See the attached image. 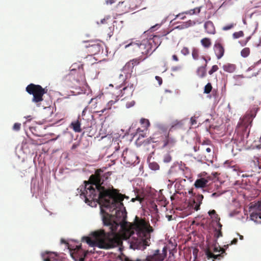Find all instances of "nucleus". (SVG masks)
I'll use <instances>...</instances> for the list:
<instances>
[{
	"label": "nucleus",
	"instance_id": "f257e3e1",
	"mask_svg": "<svg viewBox=\"0 0 261 261\" xmlns=\"http://www.w3.org/2000/svg\"><path fill=\"white\" fill-rule=\"evenodd\" d=\"M108 178L106 174L97 177L94 182L84 181L77 191L85 203L91 207H96L98 203L100 207L101 219L104 226H109L110 231L106 232L99 229L92 232L89 237L84 236L82 241L90 247L109 249L114 248L116 241L112 236L119 226L126 222L127 212L122 202L124 198L129 197L119 193L112 186L108 188L102 185Z\"/></svg>",
	"mask_w": 261,
	"mask_h": 261
},
{
	"label": "nucleus",
	"instance_id": "f03ea898",
	"mask_svg": "<svg viewBox=\"0 0 261 261\" xmlns=\"http://www.w3.org/2000/svg\"><path fill=\"white\" fill-rule=\"evenodd\" d=\"M214 239L212 242L207 241L206 246L203 248L205 257L207 259H212V261L220 260L226 254L225 251L228 249L229 245H225L222 247L218 245L217 238L214 232Z\"/></svg>",
	"mask_w": 261,
	"mask_h": 261
},
{
	"label": "nucleus",
	"instance_id": "7ed1b4c3",
	"mask_svg": "<svg viewBox=\"0 0 261 261\" xmlns=\"http://www.w3.org/2000/svg\"><path fill=\"white\" fill-rule=\"evenodd\" d=\"M150 234L146 230L140 229L127 239L129 248L133 250H144L149 246Z\"/></svg>",
	"mask_w": 261,
	"mask_h": 261
},
{
	"label": "nucleus",
	"instance_id": "20e7f679",
	"mask_svg": "<svg viewBox=\"0 0 261 261\" xmlns=\"http://www.w3.org/2000/svg\"><path fill=\"white\" fill-rule=\"evenodd\" d=\"M156 39H158L157 36L154 35L152 37H150L149 39H143L141 42L138 41L135 43L134 45L140 48L142 54L150 55L156 49L161 43V41H160V44L153 48L152 42L155 43Z\"/></svg>",
	"mask_w": 261,
	"mask_h": 261
},
{
	"label": "nucleus",
	"instance_id": "39448f33",
	"mask_svg": "<svg viewBox=\"0 0 261 261\" xmlns=\"http://www.w3.org/2000/svg\"><path fill=\"white\" fill-rule=\"evenodd\" d=\"M25 91L28 94L33 96L32 102L38 103L43 100V96L46 93L47 90L43 88L39 85L31 83L26 87Z\"/></svg>",
	"mask_w": 261,
	"mask_h": 261
},
{
	"label": "nucleus",
	"instance_id": "423d86ee",
	"mask_svg": "<svg viewBox=\"0 0 261 261\" xmlns=\"http://www.w3.org/2000/svg\"><path fill=\"white\" fill-rule=\"evenodd\" d=\"M208 214L212 219L210 225L212 227L214 232H215V235L217 238L221 237L222 236L221 232L222 225L220 223V218L218 217L216 211L214 210L209 211Z\"/></svg>",
	"mask_w": 261,
	"mask_h": 261
},
{
	"label": "nucleus",
	"instance_id": "0eeeda50",
	"mask_svg": "<svg viewBox=\"0 0 261 261\" xmlns=\"http://www.w3.org/2000/svg\"><path fill=\"white\" fill-rule=\"evenodd\" d=\"M249 211H252L250 219L256 224H261V203H255L249 206Z\"/></svg>",
	"mask_w": 261,
	"mask_h": 261
},
{
	"label": "nucleus",
	"instance_id": "6e6552de",
	"mask_svg": "<svg viewBox=\"0 0 261 261\" xmlns=\"http://www.w3.org/2000/svg\"><path fill=\"white\" fill-rule=\"evenodd\" d=\"M204 196L202 194L198 193L193 199L189 202V206L192 207L195 211H198L200 209V205L203 199Z\"/></svg>",
	"mask_w": 261,
	"mask_h": 261
},
{
	"label": "nucleus",
	"instance_id": "1a4fd4ad",
	"mask_svg": "<svg viewBox=\"0 0 261 261\" xmlns=\"http://www.w3.org/2000/svg\"><path fill=\"white\" fill-rule=\"evenodd\" d=\"M208 180L204 178H200L196 180L194 183V186L196 188L200 189L202 193H207L208 192L206 188Z\"/></svg>",
	"mask_w": 261,
	"mask_h": 261
},
{
	"label": "nucleus",
	"instance_id": "9d476101",
	"mask_svg": "<svg viewBox=\"0 0 261 261\" xmlns=\"http://www.w3.org/2000/svg\"><path fill=\"white\" fill-rule=\"evenodd\" d=\"M176 143V140L172 138L169 137V134L165 135V138L163 140V145L162 148H168L170 149L172 148Z\"/></svg>",
	"mask_w": 261,
	"mask_h": 261
},
{
	"label": "nucleus",
	"instance_id": "9b49d317",
	"mask_svg": "<svg viewBox=\"0 0 261 261\" xmlns=\"http://www.w3.org/2000/svg\"><path fill=\"white\" fill-rule=\"evenodd\" d=\"M214 50L218 59H220L223 56L224 48L220 43H216L215 44Z\"/></svg>",
	"mask_w": 261,
	"mask_h": 261
},
{
	"label": "nucleus",
	"instance_id": "f8f14e48",
	"mask_svg": "<svg viewBox=\"0 0 261 261\" xmlns=\"http://www.w3.org/2000/svg\"><path fill=\"white\" fill-rule=\"evenodd\" d=\"M86 47L88 48V51L93 55L99 54L101 50L102 49V47L98 43L89 44L88 45H86Z\"/></svg>",
	"mask_w": 261,
	"mask_h": 261
},
{
	"label": "nucleus",
	"instance_id": "ddd939ff",
	"mask_svg": "<svg viewBox=\"0 0 261 261\" xmlns=\"http://www.w3.org/2000/svg\"><path fill=\"white\" fill-rule=\"evenodd\" d=\"M156 202L159 205H161L163 210L167 211V208L166 207L168 202L165 196L161 193V191H160V193L158 194V197L156 199Z\"/></svg>",
	"mask_w": 261,
	"mask_h": 261
},
{
	"label": "nucleus",
	"instance_id": "4468645a",
	"mask_svg": "<svg viewBox=\"0 0 261 261\" xmlns=\"http://www.w3.org/2000/svg\"><path fill=\"white\" fill-rule=\"evenodd\" d=\"M57 254L56 252L45 251L41 253V257L43 261H53Z\"/></svg>",
	"mask_w": 261,
	"mask_h": 261
},
{
	"label": "nucleus",
	"instance_id": "2eb2a0df",
	"mask_svg": "<svg viewBox=\"0 0 261 261\" xmlns=\"http://www.w3.org/2000/svg\"><path fill=\"white\" fill-rule=\"evenodd\" d=\"M138 64V62L137 60H133L132 61L127 63L123 68L124 73H129L132 72L134 66Z\"/></svg>",
	"mask_w": 261,
	"mask_h": 261
},
{
	"label": "nucleus",
	"instance_id": "dca6fc26",
	"mask_svg": "<svg viewBox=\"0 0 261 261\" xmlns=\"http://www.w3.org/2000/svg\"><path fill=\"white\" fill-rule=\"evenodd\" d=\"M178 170H183L182 165H179L178 163L176 164L174 163L173 165L170 167L169 170L168 172L169 177L171 178V175H176Z\"/></svg>",
	"mask_w": 261,
	"mask_h": 261
},
{
	"label": "nucleus",
	"instance_id": "f3484780",
	"mask_svg": "<svg viewBox=\"0 0 261 261\" xmlns=\"http://www.w3.org/2000/svg\"><path fill=\"white\" fill-rule=\"evenodd\" d=\"M204 28L207 31L208 33L210 34H214L215 33V28L213 22L211 21H207L205 22Z\"/></svg>",
	"mask_w": 261,
	"mask_h": 261
},
{
	"label": "nucleus",
	"instance_id": "a211bd4d",
	"mask_svg": "<svg viewBox=\"0 0 261 261\" xmlns=\"http://www.w3.org/2000/svg\"><path fill=\"white\" fill-rule=\"evenodd\" d=\"M197 75L200 78L205 76L206 73V65L199 67L197 69Z\"/></svg>",
	"mask_w": 261,
	"mask_h": 261
},
{
	"label": "nucleus",
	"instance_id": "6ab92c4d",
	"mask_svg": "<svg viewBox=\"0 0 261 261\" xmlns=\"http://www.w3.org/2000/svg\"><path fill=\"white\" fill-rule=\"evenodd\" d=\"M193 24V21L189 20L187 21L182 22L180 25L175 27V29L182 30L189 28Z\"/></svg>",
	"mask_w": 261,
	"mask_h": 261
},
{
	"label": "nucleus",
	"instance_id": "aec40b11",
	"mask_svg": "<svg viewBox=\"0 0 261 261\" xmlns=\"http://www.w3.org/2000/svg\"><path fill=\"white\" fill-rule=\"evenodd\" d=\"M70 125L75 132L80 133L82 132V129L81 128V124L79 120H77L75 121L72 122Z\"/></svg>",
	"mask_w": 261,
	"mask_h": 261
},
{
	"label": "nucleus",
	"instance_id": "412c9836",
	"mask_svg": "<svg viewBox=\"0 0 261 261\" xmlns=\"http://www.w3.org/2000/svg\"><path fill=\"white\" fill-rule=\"evenodd\" d=\"M223 70L229 73H232L236 70V65L234 64L227 63L223 66Z\"/></svg>",
	"mask_w": 261,
	"mask_h": 261
},
{
	"label": "nucleus",
	"instance_id": "4be33fe9",
	"mask_svg": "<svg viewBox=\"0 0 261 261\" xmlns=\"http://www.w3.org/2000/svg\"><path fill=\"white\" fill-rule=\"evenodd\" d=\"M156 128L162 131L163 133H166L167 130V126L164 123L156 122L154 124Z\"/></svg>",
	"mask_w": 261,
	"mask_h": 261
},
{
	"label": "nucleus",
	"instance_id": "5701e85b",
	"mask_svg": "<svg viewBox=\"0 0 261 261\" xmlns=\"http://www.w3.org/2000/svg\"><path fill=\"white\" fill-rule=\"evenodd\" d=\"M155 134H153L152 136L150 137L149 138L145 140L143 143L144 144V145H148L152 143H156L158 142L157 140H155Z\"/></svg>",
	"mask_w": 261,
	"mask_h": 261
},
{
	"label": "nucleus",
	"instance_id": "b1692460",
	"mask_svg": "<svg viewBox=\"0 0 261 261\" xmlns=\"http://www.w3.org/2000/svg\"><path fill=\"white\" fill-rule=\"evenodd\" d=\"M147 160L148 162L149 168H150V169L154 171L158 170L159 169L160 166L157 163L155 162H150V161H149L148 159Z\"/></svg>",
	"mask_w": 261,
	"mask_h": 261
},
{
	"label": "nucleus",
	"instance_id": "393cba45",
	"mask_svg": "<svg viewBox=\"0 0 261 261\" xmlns=\"http://www.w3.org/2000/svg\"><path fill=\"white\" fill-rule=\"evenodd\" d=\"M201 43L202 45L205 48L209 47L211 44L210 39L207 38H204L201 39Z\"/></svg>",
	"mask_w": 261,
	"mask_h": 261
},
{
	"label": "nucleus",
	"instance_id": "a878e982",
	"mask_svg": "<svg viewBox=\"0 0 261 261\" xmlns=\"http://www.w3.org/2000/svg\"><path fill=\"white\" fill-rule=\"evenodd\" d=\"M192 58L194 60H197L199 58V50L197 48L193 47L192 53Z\"/></svg>",
	"mask_w": 261,
	"mask_h": 261
},
{
	"label": "nucleus",
	"instance_id": "bb28decb",
	"mask_svg": "<svg viewBox=\"0 0 261 261\" xmlns=\"http://www.w3.org/2000/svg\"><path fill=\"white\" fill-rule=\"evenodd\" d=\"M250 53V49L248 47L243 48L241 51V56L243 58L247 57Z\"/></svg>",
	"mask_w": 261,
	"mask_h": 261
},
{
	"label": "nucleus",
	"instance_id": "cd10ccee",
	"mask_svg": "<svg viewBox=\"0 0 261 261\" xmlns=\"http://www.w3.org/2000/svg\"><path fill=\"white\" fill-rule=\"evenodd\" d=\"M212 89V86L210 83H208L204 87V93L209 94Z\"/></svg>",
	"mask_w": 261,
	"mask_h": 261
},
{
	"label": "nucleus",
	"instance_id": "c85d7f7f",
	"mask_svg": "<svg viewBox=\"0 0 261 261\" xmlns=\"http://www.w3.org/2000/svg\"><path fill=\"white\" fill-rule=\"evenodd\" d=\"M122 90L123 91L128 90L129 93L132 95L133 91L135 90V87L133 84H130V85H128L127 87H124L123 88Z\"/></svg>",
	"mask_w": 261,
	"mask_h": 261
},
{
	"label": "nucleus",
	"instance_id": "c756f323",
	"mask_svg": "<svg viewBox=\"0 0 261 261\" xmlns=\"http://www.w3.org/2000/svg\"><path fill=\"white\" fill-rule=\"evenodd\" d=\"M181 194H183L182 192H177V191H175V193H174L172 196H171L170 198L171 201H173L176 199H179V196H178V194L181 195Z\"/></svg>",
	"mask_w": 261,
	"mask_h": 261
},
{
	"label": "nucleus",
	"instance_id": "7c9ffc66",
	"mask_svg": "<svg viewBox=\"0 0 261 261\" xmlns=\"http://www.w3.org/2000/svg\"><path fill=\"white\" fill-rule=\"evenodd\" d=\"M171 156L169 153H166L163 157V162L165 163H169L171 161Z\"/></svg>",
	"mask_w": 261,
	"mask_h": 261
},
{
	"label": "nucleus",
	"instance_id": "2f4dec72",
	"mask_svg": "<svg viewBox=\"0 0 261 261\" xmlns=\"http://www.w3.org/2000/svg\"><path fill=\"white\" fill-rule=\"evenodd\" d=\"M244 35V33L243 31H240L239 32H234L233 34V37L235 39H238L241 37H243Z\"/></svg>",
	"mask_w": 261,
	"mask_h": 261
},
{
	"label": "nucleus",
	"instance_id": "473e14b6",
	"mask_svg": "<svg viewBox=\"0 0 261 261\" xmlns=\"http://www.w3.org/2000/svg\"><path fill=\"white\" fill-rule=\"evenodd\" d=\"M140 122L142 124H145L146 127H148L150 126V122L148 119L145 118H141Z\"/></svg>",
	"mask_w": 261,
	"mask_h": 261
},
{
	"label": "nucleus",
	"instance_id": "72a5a7b5",
	"mask_svg": "<svg viewBox=\"0 0 261 261\" xmlns=\"http://www.w3.org/2000/svg\"><path fill=\"white\" fill-rule=\"evenodd\" d=\"M213 1L214 4L215 5H216L217 7H218V9L220 8L225 3V2H224L222 4H220V3L223 0H213Z\"/></svg>",
	"mask_w": 261,
	"mask_h": 261
},
{
	"label": "nucleus",
	"instance_id": "f704fd0d",
	"mask_svg": "<svg viewBox=\"0 0 261 261\" xmlns=\"http://www.w3.org/2000/svg\"><path fill=\"white\" fill-rule=\"evenodd\" d=\"M218 70V67L217 65H213L211 69L208 71V74L210 75L213 74L215 72L217 71Z\"/></svg>",
	"mask_w": 261,
	"mask_h": 261
},
{
	"label": "nucleus",
	"instance_id": "c9c22d12",
	"mask_svg": "<svg viewBox=\"0 0 261 261\" xmlns=\"http://www.w3.org/2000/svg\"><path fill=\"white\" fill-rule=\"evenodd\" d=\"M180 52L184 56H187L190 54L189 49L187 47H184Z\"/></svg>",
	"mask_w": 261,
	"mask_h": 261
},
{
	"label": "nucleus",
	"instance_id": "e433bc0d",
	"mask_svg": "<svg viewBox=\"0 0 261 261\" xmlns=\"http://www.w3.org/2000/svg\"><path fill=\"white\" fill-rule=\"evenodd\" d=\"M21 124L19 123H15L13 126V129L15 131H19L20 129Z\"/></svg>",
	"mask_w": 261,
	"mask_h": 261
},
{
	"label": "nucleus",
	"instance_id": "4c0bfd02",
	"mask_svg": "<svg viewBox=\"0 0 261 261\" xmlns=\"http://www.w3.org/2000/svg\"><path fill=\"white\" fill-rule=\"evenodd\" d=\"M233 26H234L233 24L231 23V24H229L228 25L223 27L222 28V30L223 31H228V30L232 29L233 27Z\"/></svg>",
	"mask_w": 261,
	"mask_h": 261
},
{
	"label": "nucleus",
	"instance_id": "58836bf2",
	"mask_svg": "<svg viewBox=\"0 0 261 261\" xmlns=\"http://www.w3.org/2000/svg\"><path fill=\"white\" fill-rule=\"evenodd\" d=\"M115 102V101H114L113 100H111L108 103V107H109V106H112V105L114 104ZM107 109H110V107H109L108 108H104L103 109H102V110H101L100 111V112H101V113H104V112L107 110Z\"/></svg>",
	"mask_w": 261,
	"mask_h": 261
},
{
	"label": "nucleus",
	"instance_id": "ea45409f",
	"mask_svg": "<svg viewBox=\"0 0 261 261\" xmlns=\"http://www.w3.org/2000/svg\"><path fill=\"white\" fill-rule=\"evenodd\" d=\"M135 104V101L133 100L129 102H127L126 103V108L127 109L133 107Z\"/></svg>",
	"mask_w": 261,
	"mask_h": 261
},
{
	"label": "nucleus",
	"instance_id": "a19ab883",
	"mask_svg": "<svg viewBox=\"0 0 261 261\" xmlns=\"http://www.w3.org/2000/svg\"><path fill=\"white\" fill-rule=\"evenodd\" d=\"M200 9H201V7H197V8H195L191 10V11H192V14H195L199 13L200 12Z\"/></svg>",
	"mask_w": 261,
	"mask_h": 261
},
{
	"label": "nucleus",
	"instance_id": "79ce46f5",
	"mask_svg": "<svg viewBox=\"0 0 261 261\" xmlns=\"http://www.w3.org/2000/svg\"><path fill=\"white\" fill-rule=\"evenodd\" d=\"M196 119H197L196 118H195L194 116H192L191 117L190 123L192 125H194L196 124V123H197Z\"/></svg>",
	"mask_w": 261,
	"mask_h": 261
},
{
	"label": "nucleus",
	"instance_id": "37998d69",
	"mask_svg": "<svg viewBox=\"0 0 261 261\" xmlns=\"http://www.w3.org/2000/svg\"><path fill=\"white\" fill-rule=\"evenodd\" d=\"M151 207H152V208L154 211L155 213H158L159 210L158 208V206L155 203H152Z\"/></svg>",
	"mask_w": 261,
	"mask_h": 261
},
{
	"label": "nucleus",
	"instance_id": "c03bdc74",
	"mask_svg": "<svg viewBox=\"0 0 261 261\" xmlns=\"http://www.w3.org/2000/svg\"><path fill=\"white\" fill-rule=\"evenodd\" d=\"M155 79L158 82L159 85H161L163 82L162 79L159 76H155Z\"/></svg>",
	"mask_w": 261,
	"mask_h": 261
},
{
	"label": "nucleus",
	"instance_id": "a18cd8bd",
	"mask_svg": "<svg viewBox=\"0 0 261 261\" xmlns=\"http://www.w3.org/2000/svg\"><path fill=\"white\" fill-rule=\"evenodd\" d=\"M169 183L167 185V187L169 189L174 183V180L171 179H168V181Z\"/></svg>",
	"mask_w": 261,
	"mask_h": 261
},
{
	"label": "nucleus",
	"instance_id": "49530a36",
	"mask_svg": "<svg viewBox=\"0 0 261 261\" xmlns=\"http://www.w3.org/2000/svg\"><path fill=\"white\" fill-rule=\"evenodd\" d=\"M115 2V0H106L105 3L107 5H112Z\"/></svg>",
	"mask_w": 261,
	"mask_h": 261
},
{
	"label": "nucleus",
	"instance_id": "de8ad7c7",
	"mask_svg": "<svg viewBox=\"0 0 261 261\" xmlns=\"http://www.w3.org/2000/svg\"><path fill=\"white\" fill-rule=\"evenodd\" d=\"M71 257L72 258V259L74 260V261H77L78 260V258L79 257V255H74L72 254L71 253Z\"/></svg>",
	"mask_w": 261,
	"mask_h": 261
},
{
	"label": "nucleus",
	"instance_id": "09e8293b",
	"mask_svg": "<svg viewBox=\"0 0 261 261\" xmlns=\"http://www.w3.org/2000/svg\"><path fill=\"white\" fill-rule=\"evenodd\" d=\"M201 59L205 61V64L204 65H206V67L207 66V62L208 61H210L211 60V58L209 57V58L208 59V60L206 59L204 57V56H202L201 57Z\"/></svg>",
	"mask_w": 261,
	"mask_h": 261
},
{
	"label": "nucleus",
	"instance_id": "8fccbe9b",
	"mask_svg": "<svg viewBox=\"0 0 261 261\" xmlns=\"http://www.w3.org/2000/svg\"><path fill=\"white\" fill-rule=\"evenodd\" d=\"M201 114H200V112H196L195 113L194 115V117L195 118H196V119L198 118L200 116Z\"/></svg>",
	"mask_w": 261,
	"mask_h": 261
},
{
	"label": "nucleus",
	"instance_id": "3c124183",
	"mask_svg": "<svg viewBox=\"0 0 261 261\" xmlns=\"http://www.w3.org/2000/svg\"><path fill=\"white\" fill-rule=\"evenodd\" d=\"M220 195V194L216 193V192H214L213 193H212V194H211L210 196L211 197H217L218 196H219Z\"/></svg>",
	"mask_w": 261,
	"mask_h": 261
},
{
	"label": "nucleus",
	"instance_id": "603ef678",
	"mask_svg": "<svg viewBox=\"0 0 261 261\" xmlns=\"http://www.w3.org/2000/svg\"><path fill=\"white\" fill-rule=\"evenodd\" d=\"M180 69V67L179 66H174L172 67V71H176Z\"/></svg>",
	"mask_w": 261,
	"mask_h": 261
},
{
	"label": "nucleus",
	"instance_id": "864d4df0",
	"mask_svg": "<svg viewBox=\"0 0 261 261\" xmlns=\"http://www.w3.org/2000/svg\"><path fill=\"white\" fill-rule=\"evenodd\" d=\"M238 242V239L234 238L231 241V245L236 244Z\"/></svg>",
	"mask_w": 261,
	"mask_h": 261
},
{
	"label": "nucleus",
	"instance_id": "5fc2aeb1",
	"mask_svg": "<svg viewBox=\"0 0 261 261\" xmlns=\"http://www.w3.org/2000/svg\"><path fill=\"white\" fill-rule=\"evenodd\" d=\"M157 37H158V39H156L155 40V43L153 42L154 43V48L155 47H156V46H158L160 44V43L158 44V40L160 39V38L158 36H157Z\"/></svg>",
	"mask_w": 261,
	"mask_h": 261
},
{
	"label": "nucleus",
	"instance_id": "6e6d98bb",
	"mask_svg": "<svg viewBox=\"0 0 261 261\" xmlns=\"http://www.w3.org/2000/svg\"><path fill=\"white\" fill-rule=\"evenodd\" d=\"M240 43L241 46H244L246 45V44H247V42L245 40H242V41H240Z\"/></svg>",
	"mask_w": 261,
	"mask_h": 261
},
{
	"label": "nucleus",
	"instance_id": "4d7b16f0",
	"mask_svg": "<svg viewBox=\"0 0 261 261\" xmlns=\"http://www.w3.org/2000/svg\"><path fill=\"white\" fill-rule=\"evenodd\" d=\"M166 217L168 219V221H171L172 220V216L169 215H166Z\"/></svg>",
	"mask_w": 261,
	"mask_h": 261
},
{
	"label": "nucleus",
	"instance_id": "13d9d810",
	"mask_svg": "<svg viewBox=\"0 0 261 261\" xmlns=\"http://www.w3.org/2000/svg\"><path fill=\"white\" fill-rule=\"evenodd\" d=\"M172 59L175 61H178V58L177 56L175 55H173L172 56Z\"/></svg>",
	"mask_w": 261,
	"mask_h": 261
},
{
	"label": "nucleus",
	"instance_id": "bf43d9fd",
	"mask_svg": "<svg viewBox=\"0 0 261 261\" xmlns=\"http://www.w3.org/2000/svg\"><path fill=\"white\" fill-rule=\"evenodd\" d=\"M78 146V144H75V143H74L72 145V147H71V149L73 150V149H75V148H77V147Z\"/></svg>",
	"mask_w": 261,
	"mask_h": 261
},
{
	"label": "nucleus",
	"instance_id": "052dcab7",
	"mask_svg": "<svg viewBox=\"0 0 261 261\" xmlns=\"http://www.w3.org/2000/svg\"><path fill=\"white\" fill-rule=\"evenodd\" d=\"M24 118L27 119L28 120V121H30L32 119V116L31 115L25 116Z\"/></svg>",
	"mask_w": 261,
	"mask_h": 261
},
{
	"label": "nucleus",
	"instance_id": "680f3d73",
	"mask_svg": "<svg viewBox=\"0 0 261 261\" xmlns=\"http://www.w3.org/2000/svg\"><path fill=\"white\" fill-rule=\"evenodd\" d=\"M193 149H194L195 152H197V151H198L199 150V147L194 146L193 147Z\"/></svg>",
	"mask_w": 261,
	"mask_h": 261
},
{
	"label": "nucleus",
	"instance_id": "e2e57ef3",
	"mask_svg": "<svg viewBox=\"0 0 261 261\" xmlns=\"http://www.w3.org/2000/svg\"><path fill=\"white\" fill-rule=\"evenodd\" d=\"M77 261H85V257H79L78 258V260Z\"/></svg>",
	"mask_w": 261,
	"mask_h": 261
},
{
	"label": "nucleus",
	"instance_id": "0e129e2a",
	"mask_svg": "<svg viewBox=\"0 0 261 261\" xmlns=\"http://www.w3.org/2000/svg\"><path fill=\"white\" fill-rule=\"evenodd\" d=\"M119 79H120L121 80H122V81H123V80H125V78H124V76H123L122 74H120L119 75Z\"/></svg>",
	"mask_w": 261,
	"mask_h": 261
},
{
	"label": "nucleus",
	"instance_id": "69168bd1",
	"mask_svg": "<svg viewBox=\"0 0 261 261\" xmlns=\"http://www.w3.org/2000/svg\"><path fill=\"white\" fill-rule=\"evenodd\" d=\"M205 151L208 152V153H210L211 152V149L210 147H207L206 149H205Z\"/></svg>",
	"mask_w": 261,
	"mask_h": 261
},
{
	"label": "nucleus",
	"instance_id": "338daca9",
	"mask_svg": "<svg viewBox=\"0 0 261 261\" xmlns=\"http://www.w3.org/2000/svg\"><path fill=\"white\" fill-rule=\"evenodd\" d=\"M112 35H113V33L112 32H111L108 34V37L109 38V39H110Z\"/></svg>",
	"mask_w": 261,
	"mask_h": 261
},
{
	"label": "nucleus",
	"instance_id": "774afa93",
	"mask_svg": "<svg viewBox=\"0 0 261 261\" xmlns=\"http://www.w3.org/2000/svg\"><path fill=\"white\" fill-rule=\"evenodd\" d=\"M106 19L105 18H103V19H102L101 20L100 23L103 24V23H105L106 22Z\"/></svg>",
	"mask_w": 261,
	"mask_h": 261
}]
</instances>
